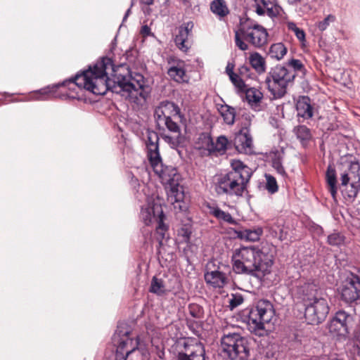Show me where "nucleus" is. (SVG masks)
<instances>
[{"label": "nucleus", "mask_w": 360, "mask_h": 360, "mask_svg": "<svg viewBox=\"0 0 360 360\" xmlns=\"http://www.w3.org/2000/svg\"><path fill=\"white\" fill-rule=\"evenodd\" d=\"M124 64L116 65L110 56H103L94 65L89 66L90 76L96 82V86L101 94L104 95L110 91L115 94L127 92L131 102L142 105L150 94V87L148 80L143 75L131 71L128 68L127 73H117Z\"/></svg>", "instance_id": "f257e3e1"}, {"label": "nucleus", "mask_w": 360, "mask_h": 360, "mask_svg": "<svg viewBox=\"0 0 360 360\" xmlns=\"http://www.w3.org/2000/svg\"><path fill=\"white\" fill-rule=\"evenodd\" d=\"M231 263L235 274L258 278L259 272L272 266L274 255L266 246H241L234 250Z\"/></svg>", "instance_id": "f03ea898"}, {"label": "nucleus", "mask_w": 360, "mask_h": 360, "mask_svg": "<svg viewBox=\"0 0 360 360\" xmlns=\"http://www.w3.org/2000/svg\"><path fill=\"white\" fill-rule=\"evenodd\" d=\"M68 87L70 90H75L76 88L84 89L93 94H101L96 86V82L93 81L90 76L89 68L83 70L81 73H77L74 77L70 78L52 85H48L44 88L33 91L34 95L25 101H48L51 95L60 87Z\"/></svg>", "instance_id": "7ed1b4c3"}, {"label": "nucleus", "mask_w": 360, "mask_h": 360, "mask_svg": "<svg viewBox=\"0 0 360 360\" xmlns=\"http://www.w3.org/2000/svg\"><path fill=\"white\" fill-rule=\"evenodd\" d=\"M310 288V284L304 283L297 290L300 294L306 297L303 298L306 321L309 324L319 325L326 320L330 308L325 298L309 296L308 291Z\"/></svg>", "instance_id": "20e7f679"}, {"label": "nucleus", "mask_w": 360, "mask_h": 360, "mask_svg": "<svg viewBox=\"0 0 360 360\" xmlns=\"http://www.w3.org/2000/svg\"><path fill=\"white\" fill-rule=\"evenodd\" d=\"M295 77V73L282 65L271 68L265 79L267 89L274 99L283 98L287 93V87Z\"/></svg>", "instance_id": "39448f33"}, {"label": "nucleus", "mask_w": 360, "mask_h": 360, "mask_svg": "<svg viewBox=\"0 0 360 360\" xmlns=\"http://www.w3.org/2000/svg\"><path fill=\"white\" fill-rule=\"evenodd\" d=\"M224 353L231 360H248L250 343L246 337L238 333H224L221 339Z\"/></svg>", "instance_id": "423d86ee"}, {"label": "nucleus", "mask_w": 360, "mask_h": 360, "mask_svg": "<svg viewBox=\"0 0 360 360\" xmlns=\"http://www.w3.org/2000/svg\"><path fill=\"white\" fill-rule=\"evenodd\" d=\"M150 354L146 347L140 344L138 335L135 340H127L122 342V346H117L113 355L114 360H144L150 359Z\"/></svg>", "instance_id": "0eeeda50"}, {"label": "nucleus", "mask_w": 360, "mask_h": 360, "mask_svg": "<svg viewBox=\"0 0 360 360\" xmlns=\"http://www.w3.org/2000/svg\"><path fill=\"white\" fill-rule=\"evenodd\" d=\"M247 184L245 181H241L232 174L226 173L218 176L214 190L219 195L242 197L247 189Z\"/></svg>", "instance_id": "6e6552de"}, {"label": "nucleus", "mask_w": 360, "mask_h": 360, "mask_svg": "<svg viewBox=\"0 0 360 360\" xmlns=\"http://www.w3.org/2000/svg\"><path fill=\"white\" fill-rule=\"evenodd\" d=\"M340 300L347 304H356L360 300V276L349 271L338 289Z\"/></svg>", "instance_id": "1a4fd4ad"}, {"label": "nucleus", "mask_w": 360, "mask_h": 360, "mask_svg": "<svg viewBox=\"0 0 360 360\" xmlns=\"http://www.w3.org/2000/svg\"><path fill=\"white\" fill-rule=\"evenodd\" d=\"M155 174L159 177L162 184L169 188V191L176 190L179 187L181 175L177 169L172 165H166L160 160L150 162Z\"/></svg>", "instance_id": "9d476101"}, {"label": "nucleus", "mask_w": 360, "mask_h": 360, "mask_svg": "<svg viewBox=\"0 0 360 360\" xmlns=\"http://www.w3.org/2000/svg\"><path fill=\"white\" fill-rule=\"evenodd\" d=\"M354 318L352 314L344 311L339 310L328 323L329 332L340 338H347L352 327Z\"/></svg>", "instance_id": "9b49d317"}, {"label": "nucleus", "mask_w": 360, "mask_h": 360, "mask_svg": "<svg viewBox=\"0 0 360 360\" xmlns=\"http://www.w3.org/2000/svg\"><path fill=\"white\" fill-rule=\"evenodd\" d=\"M250 113L243 112L242 115L243 122L241 128L236 134L234 140V145L236 150L240 153H250L252 148V139L250 133L252 117Z\"/></svg>", "instance_id": "f8f14e48"}, {"label": "nucleus", "mask_w": 360, "mask_h": 360, "mask_svg": "<svg viewBox=\"0 0 360 360\" xmlns=\"http://www.w3.org/2000/svg\"><path fill=\"white\" fill-rule=\"evenodd\" d=\"M184 350L178 352L177 360H205L204 345L196 339H186L183 343Z\"/></svg>", "instance_id": "ddd939ff"}, {"label": "nucleus", "mask_w": 360, "mask_h": 360, "mask_svg": "<svg viewBox=\"0 0 360 360\" xmlns=\"http://www.w3.org/2000/svg\"><path fill=\"white\" fill-rule=\"evenodd\" d=\"M172 117H178L181 123L186 122L185 115L181 112L179 105L172 101H162L155 109L154 117L159 130L161 129L160 122L162 120Z\"/></svg>", "instance_id": "4468645a"}, {"label": "nucleus", "mask_w": 360, "mask_h": 360, "mask_svg": "<svg viewBox=\"0 0 360 360\" xmlns=\"http://www.w3.org/2000/svg\"><path fill=\"white\" fill-rule=\"evenodd\" d=\"M199 140L202 141L205 148L210 154L215 152L224 153L228 148L229 140L223 135L219 136L216 143H214L210 134L202 133L200 134Z\"/></svg>", "instance_id": "2eb2a0df"}, {"label": "nucleus", "mask_w": 360, "mask_h": 360, "mask_svg": "<svg viewBox=\"0 0 360 360\" xmlns=\"http://www.w3.org/2000/svg\"><path fill=\"white\" fill-rule=\"evenodd\" d=\"M193 27L194 23L191 20L182 23L178 27V33L174 37L175 45L179 50L184 53H186L189 49V46L187 45L186 42Z\"/></svg>", "instance_id": "dca6fc26"}, {"label": "nucleus", "mask_w": 360, "mask_h": 360, "mask_svg": "<svg viewBox=\"0 0 360 360\" xmlns=\"http://www.w3.org/2000/svg\"><path fill=\"white\" fill-rule=\"evenodd\" d=\"M261 3L262 6L259 4H256L255 6V12L258 15L262 16L266 13L269 18H274L283 12V9L276 0H261Z\"/></svg>", "instance_id": "f3484780"}, {"label": "nucleus", "mask_w": 360, "mask_h": 360, "mask_svg": "<svg viewBox=\"0 0 360 360\" xmlns=\"http://www.w3.org/2000/svg\"><path fill=\"white\" fill-rule=\"evenodd\" d=\"M268 36L266 29L261 25L260 27L243 36V38L255 48L260 49L267 44Z\"/></svg>", "instance_id": "a211bd4d"}, {"label": "nucleus", "mask_w": 360, "mask_h": 360, "mask_svg": "<svg viewBox=\"0 0 360 360\" xmlns=\"http://www.w3.org/2000/svg\"><path fill=\"white\" fill-rule=\"evenodd\" d=\"M159 135L153 130L147 131V143L148 157L149 162L160 160L161 155L159 149Z\"/></svg>", "instance_id": "6ab92c4d"}, {"label": "nucleus", "mask_w": 360, "mask_h": 360, "mask_svg": "<svg viewBox=\"0 0 360 360\" xmlns=\"http://www.w3.org/2000/svg\"><path fill=\"white\" fill-rule=\"evenodd\" d=\"M297 116L303 120L311 119L314 115V106L311 100L308 96H300L296 102Z\"/></svg>", "instance_id": "aec40b11"}, {"label": "nucleus", "mask_w": 360, "mask_h": 360, "mask_svg": "<svg viewBox=\"0 0 360 360\" xmlns=\"http://www.w3.org/2000/svg\"><path fill=\"white\" fill-rule=\"evenodd\" d=\"M232 170L228 172L229 174H232L241 181H245V183H248L252 175V169L245 165L242 161L233 160L231 164Z\"/></svg>", "instance_id": "412c9836"}, {"label": "nucleus", "mask_w": 360, "mask_h": 360, "mask_svg": "<svg viewBox=\"0 0 360 360\" xmlns=\"http://www.w3.org/2000/svg\"><path fill=\"white\" fill-rule=\"evenodd\" d=\"M255 307V311H257L259 317L262 319V321H263L264 323H268L271 321L275 311L273 304L270 301L267 300H260L257 302Z\"/></svg>", "instance_id": "4be33fe9"}, {"label": "nucleus", "mask_w": 360, "mask_h": 360, "mask_svg": "<svg viewBox=\"0 0 360 360\" xmlns=\"http://www.w3.org/2000/svg\"><path fill=\"white\" fill-rule=\"evenodd\" d=\"M130 334V327L127 323H119L112 337L114 345L117 347V346H122L123 342H127V340H135V338H131Z\"/></svg>", "instance_id": "5701e85b"}, {"label": "nucleus", "mask_w": 360, "mask_h": 360, "mask_svg": "<svg viewBox=\"0 0 360 360\" xmlns=\"http://www.w3.org/2000/svg\"><path fill=\"white\" fill-rule=\"evenodd\" d=\"M205 280L207 283L211 285L214 288H224L227 283V278L226 274L219 270L207 271L205 275Z\"/></svg>", "instance_id": "b1692460"}, {"label": "nucleus", "mask_w": 360, "mask_h": 360, "mask_svg": "<svg viewBox=\"0 0 360 360\" xmlns=\"http://www.w3.org/2000/svg\"><path fill=\"white\" fill-rule=\"evenodd\" d=\"M360 191V176H359L358 180L356 181H353L350 183L347 186H344L341 189V193L342 194L345 200L352 203L353 202L359 192Z\"/></svg>", "instance_id": "393cba45"}, {"label": "nucleus", "mask_w": 360, "mask_h": 360, "mask_svg": "<svg viewBox=\"0 0 360 360\" xmlns=\"http://www.w3.org/2000/svg\"><path fill=\"white\" fill-rule=\"evenodd\" d=\"M210 214L214 216L217 219L227 222L229 224L236 225V220L231 215L230 213L226 212L221 210L217 205H207Z\"/></svg>", "instance_id": "a878e982"}, {"label": "nucleus", "mask_w": 360, "mask_h": 360, "mask_svg": "<svg viewBox=\"0 0 360 360\" xmlns=\"http://www.w3.org/2000/svg\"><path fill=\"white\" fill-rule=\"evenodd\" d=\"M326 181L328 186V191L333 200L336 199L338 193V181L335 169L329 165L326 172Z\"/></svg>", "instance_id": "bb28decb"}, {"label": "nucleus", "mask_w": 360, "mask_h": 360, "mask_svg": "<svg viewBox=\"0 0 360 360\" xmlns=\"http://www.w3.org/2000/svg\"><path fill=\"white\" fill-rule=\"evenodd\" d=\"M238 238L246 240L255 242L259 240L263 233L262 227L257 226L253 229H245L244 231H235Z\"/></svg>", "instance_id": "cd10ccee"}, {"label": "nucleus", "mask_w": 360, "mask_h": 360, "mask_svg": "<svg viewBox=\"0 0 360 360\" xmlns=\"http://www.w3.org/2000/svg\"><path fill=\"white\" fill-rule=\"evenodd\" d=\"M170 197L171 198H174V201L172 204L174 205V208L176 210H179V212H185L187 210V204L184 201V193L182 188H177L176 190L170 191Z\"/></svg>", "instance_id": "c85d7f7f"}, {"label": "nucleus", "mask_w": 360, "mask_h": 360, "mask_svg": "<svg viewBox=\"0 0 360 360\" xmlns=\"http://www.w3.org/2000/svg\"><path fill=\"white\" fill-rule=\"evenodd\" d=\"M340 163L348 167L353 174H358L360 170V163L356 157L347 154L340 157Z\"/></svg>", "instance_id": "c756f323"}, {"label": "nucleus", "mask_w": 360, "mask_h": 360, "mask_svg": "<svg viewBox=\"0 0 360 360\" xmlns=\"http://www.w3.org/2000/svg\"><path fill=\"white\" fill-rule=\"evenodd\" d=\"M211 11L217 15L219 19L226 16L229 10L224 0H214L210 3Z\"/></svg>", "instance_id": "7c9ffc66"}, {"label": "nucleus", "mask_w": 360, "mask_h": 360, "mask_svg": "<svg viewBox=\"0 0 360 360\" xmlns=\"http://www.w3.org/2000/svg\"><path fill=\"white\" fill-rule=\"evenodd\" d=\"M149 292L158 296H163L167 294L168 290L165 285L164 281L154 276L150 281Z\"/></svg>", "instance_id": "2f4dec72"}, {"label": "nucleus", "mask_w": 360, "mask_h": 360, "mask_svg": "<svg viewBox=\"0 0 360 360\" xmlns=\"http://www.w3.org/2000/svg\"><path fill=\"white\" fill-rule=\"evenodd\" d=\"M260 26L261 25L258 24L257 22L249 18H240V27L238 31L240 32V35L243 37L252 32V30H255L256 28L260 27Z\"/></svg>", "instance_id": "473e14b6"}, {"label": "nucleus", "mask_w": 360, "mask_h": 360, "mask_svg": "<svg viewBox=\"0 0 360 360\" xmlns=\"http://www.w3.org/2000/svg\"><path fill=\"white\" fill-rule=\"evenodd\" d=\"M293 132L302 145L308 143L312 138L310 129L305 125L295 127L293 129Z\"/></svg>", "instance_id": "72a5a7b5"}, {"label": "nucleus", "mask_w": 360, "mask_h": 360, "mask_svg": "<svg viewBox=\"0 0 360 360\" xmlns=\"http://www.w3.org/2000/svg\"><path fill=\"white\" fill-rule=\"evenodd\" d=\"M219 111L222 116L224 121L229 125L233 124L236 118V109L229 105H221Z\"/></svg>", "instance_id": "f704fd0d"}, {"label": "nucleus", "mask_w": 360, "mask_h": 360, "mask_svg": "<svg viewBox=\"0 0 360 360\" xmlns=\"http://www.w3.org/2000/svg\"><path fill=\"white\" fill-rule=\"evenodd\" d=\"M249 60L251 67L254 68L257 72L261 74L265 72V61L259 53L255 52L250 54Z\"/></svg>", "instance_id": "c9c22d12"}, {"label": "nucleus", "mask_w": 360, "mask_h": 360, "mask_svg": "<svg viewBox=\"0 0 360 360\" xmlns=\"http://www.w3.org/2000/svg\"><path fill=\"white\" fill-rule=\"evenodd\" d=\"M287 53V49L283 43H276L271 46L269 55L272 58L279 60L283 58Z\"/></svg>", "instance_id": "e433bc0d"}, {"label": "nucleus", "mask_w": 360, "mask_h": 360, "mask_svg": "<svg viewBox=\"0 0 360 360\" xmlns=\"http://www.w3.org/2000/svg\"><path fill=\"white\" fill-rule=\"evenodd\" d=\"M245 97L249 103H258L261 101L263 97L262 93L256 88L250 87L247 89L245 87Z\"/></svg>", "instance_id": "4c0bfd02"}, {"label": "nucleus", "mask_w": 360, "mask_h": 360, "mask_svg": "<svg viewBox=\"0 0 360 360\" xmlns=\"http://www.w3.org/2000/svg\"><path fill=\"white\" fill-rule=\"evenodd\" d=\"M178 117H167L162 120L160 122H162L165 128L171 133L180 134L181 127L176 120Z\"/></svg>", "instance_id": "58836bf2"}, {"label": "nucleus", "mask_w": 360, "mask_h": 360, "mask_svg": "<svg viewBox=\"0 0 360 360\" xmlns=\"http://www.w3.org/2000/svg\"><path fill=\"white\" fill-rule=\"evenodd\" d=\"M167 74L175 82H181L184 81L186 71L183 68L172 66L168 69Z\"/></svg>", "instance_id": "ea45409f"}, {"label": "nucleus", "mask_w": 360, "mask_h": 360, "mask_svg": "<svg viewBox=\"0 0 360 360\" xmlns=\"http://www.w3.org/2000/svg\"><path fill=\"white\" fill-rule=\"evenodd\" d=\"M345 236L338 231H334L328 236L327 243L331 246L340 247L345 243Z\"/></svg>", "instance_id": "a19ab883"}, {"label": "nucleus", "mask_w": 360, "mask_h": 360, "mask_svg": "<svg viewBox=\"0 0 360 360\" xmlns=\"http://www.w3.org/2000/svg\"><path fill=\"white\" fill-rule=\"evenodd\" d=\"M160 136L172 149L177 148L181 145L183 140L181 133L180 134H176L175 136L161 134Z\"/></svg>", "instance_id": "79ce46f5"}, {"label": "nucleus", "mask_w": 360, "mask_h": 360, "mask_svg": "<svg viewBox=\"0 0 360 360\" xmlns=\"http://www.w3.org/2000/svg\"><path fill=\"white\" fill-rule=\"evenodd\" d=\"M177 236L181 238V242L189 243L192 233V226L189 224H183L177 229Z\"/></svg>", "instance_id": "37998d69"}, {"label": "nucleus", "mask_w": 360, "mask_h": 360, "mask_svg": "<svg viewBox=\"0 0 360 360\" xmlns=\"http://www.w3.org/2000/svg\"><path fill=\"white\" fill-rule=\"evenodd\" d=\"M248 323L255 325V329H263L264 328V323L262 321V319L259 317L257 311H255V307H252L248 314Z\"/></svg>", "instance_id": "c03bdc74"}, {"label": "nucleus", "mask_w": 360, "mask_h": 360, "mask_svg": "<svg viewBox=\"0 0 360 360\" xmlns=\"http://www.w3.org/2000/svg\"><path fill=\"white\" fill-rule=\"evenodd\" d=\"M264 176L266 181L265 188L271 194L276 193L278 190V186L276 178L269 174H265Z\"/></svg>", "instance_id": "a18cd8bd"}, {"label": "nucleus", "mask_w": 360, "mask_h": 360, "mask_svg": "<svg viewBox=\"0 0 360 360\" xmlns=\"http://www.w3.org/2000/svg\"><path fill=\"white\" fill-rule=\"evenodd\" d=\"M165 215L162 210L159 213L158 220V226L156 227V232L162 238H165V232L167 230V226L164 223Z\"/></svg>", "instance_id": "49530a36"}, {"label": "nucleus", "mask_w": 360, "mask_h": 360, "mask_svg": "<svg viewBox=\"0 0 360 360\" xmlns=\"http://www.w3.org/2000/svg\"><path fill=\"white\" fill-rule=\"evenodd\" d=\"M153 212L154 208H141L140 217L146 225L148 226L152 222L153 219L155 218Z\"/></svg>", "instance_id": "de8ad7c7"}, {"label": "nucleus", "mask_w": 360, "mask_h": 360, "mask_svg": "<svg viewBox=\"0 0 360 360\" xmlns=\"http://www.w3.org/2000/svg\"><path fill=\"white\" fill-rule=\"evenodd\" d=\"M272 167L276 169L278 174L282 176L286 175L285 170L283 166L282 158L280 155H275L271 161Z\"/></svg>", "instance_id": "09e8293b"}, {"label": "nucleus", "mask_w": 360, "mask_h": 360, "mask_svg": "<svg viewBox=\"0 0 360 360\" xmlns=\"http://www.w3.org/2000/svg\"><path fill=\"white\" fill-rule=\"evenodd\" d=\"M229 79L236 88L240 92L245 91L246 84L244 80L237 74L229 77Z\"/></svg>", "instance_id": "8fccbe9b"}, {"label": "nucleus", "mask_w": 360, "mask_h": 360, "mask_svg": "<svg viewBox=\"0 0 360 360\" xmlns=\"http://www.w3.org/2000/svg\"><path fill=\"white\" fill-rule=\"evenodd\" d=\"M190 315L195 319H200L203 315V309L197 304H190L188 305Z\"/></svg>", "instance_id": "3c124183"}, {"label": "nucleus", "mask_w": 360, "mask_h": 360, "mask_svg": "<svg viewBox=\"0 0 360 360\" xmlns=\"http://www.w3.org/2000/svg\"><path fill=\"white\" fill-rule=\"evenodd\" d=\"M244 301L243 296L240 293L231 294V298L229 300V308L233 310L239 305H240Z\"/></svg>", "instance_id": "603ef678"}, {"label": "nucleus", "mask_w": 360, "mask_h": 360, "mask_svg": "<svg viewBox=\"0 0 360 360\" xmlns=\"http://www.w3.org/2000/svg\"><path fill=\"white\" fill-rule=\"evenodd\" d=\"M288 29L293 31L296 37L301 41L305 40V32L304 31L298 27L295 22H289L288 23Z\"/></svg>", "instance_id": "864d4df0"}, {"label": "nucleus", "mask_w": 360, "mask_h": 360, "mask_svg": "<svg viewBox=\"0 0 360 360\" xmlns=\"http://www.w3.org/2000/svg\"><path fill=\"white\" fill-rule=\"evenodd\" d=\"M244 39L240 35L239 31L235 32V44L236 46L241 51H247L248 49V45L244 41Z\"/></svg>", "instance_id": "5fc2aeb1"}, {"label": "nucleus", "mask_w": 360, "mask_h": 360, "mask_svg": "<svg viewBox=\"0 0 360 360\" xmlns=\"http://www.w3.org/2000/svg\"><path fill=\"white\" fill-rule=\"evenodd\" d=\"M335 20V17L333 15H328L326 16L323 20L319 21L317 24L318 29L323 32L326 30L330 25V22H334Z\"/></svg>", "instance_id": "6e6d98bb"}, {"label": "nucleus", "mask_w": 360, "mask_h": 360, "mask_svg": "<svg viewBox=\"0 0 360 360\" xmlns=\"http://www.w3.org/2000/svg\"><path fill=\"white\" fill-rule=\"evenodd\" d=\"M288 65L293 68L295 73L296 71H304L305 68L302 62L298 59L292 58L288 63Z\"/></svg>", "instance_id": "4d7b16f0"}, {"label": "nucleus", "mask_w": 360, "mask_h": 360, "mask_svg": "<svg viewBox=\"0 0 360 360\" xmlns=\"http://www.w3.org/2000/svg\"><path fill=\"white\" fill-rule=\"evenodd\" d=\"M251 68L247 65H243L238 68L239 75L242 77H250Z\"/></svg>", "instance_id": "13d9d810"}, {"label": "nucleus", "mask_w": 360, "mask_h": 360, "mask_svg": "<svg viewBox=\"0 0 360 360\" xmlns=\"http://www.w3.org/2000/svg\"><path fill=\"white\" fill-rule=\"evenodd\" d=\"M310 229L314 234H316L319 236H322L324 233L322 226L314 222L311 224Z\"/></svg>", "instance_id": "bf43d9fd"}, {"label": "nucleus", "mask_w": 360, "mask_h": 360, "mask_svg": "<svg viewBox=\"0 0 360 360\" xmlns=\"http://www.w3.org/2000/svg\"><path fill=\"white\" fill-rule=\"evenodd\" d=\"M349 180H350V178L347 172H345L342 174H341V176H340L341 184L340 185L342 187L347 186V185L349 184Z\"/></svg>", "instance_id": "052dcab7"}, {"label": "nucleus", "mask_w": 360, "mask_h": 360, "mask_svg": "<svg viewBox=\"0 0 360 360\" xmlns=\"http://www.w3.org/2000/svg\"><path fill=\"white\" fill-rule=\"evenodd\" d=\"M234 66L235 65H234L233 63H228V64H227V65L226 67V73L229 75V77L236 74L233 72Z\"/></svg>", "instance_id": "680f3d73"}, {"label": "nucleus", "mask_w": 360, "mask_h": 360, "mask_svg": "<svg viewBox=\"0 0 360 360\" xmlns=\"http://www.w3.org/2000/svg\"><path fill=\"white\" fill-rule=\"evenodd\" d=\"M141 33L145 36H150L151 34L150 27L147 25H143L141 27Z\"/></svg>", "instance_id": "e2e57ef3"}, {"label": "nucleus", "mask_w": 360, "mask_h": 360, "mask_svg": "<svg viewBox=\"0 0 360 360\" xmlns=\"http://www.w3.org/2000/svg\"><path fill=\"white\" fill-rule=\"evenodd\" d=\"M133 4H134V3H133V1H131V6H130V8H129L127 10V11H126V13H125V14H124V17H123L122 22H124L127 20V18H128V16L130 15V13H131V8L133 6Z\"/></svg>", "instance_id": "0e129e2a"}, {"label": "nucleus", "mask_w": 360, "mask_h": 360, "mask_svg": "<svg viewBox=\"0 0 360 360\" xmlns=\"http://www.w3.org/2000/svg\"><path fill=\"white\" fill-rule=\"evenodd\" d=\"M117 45V37H115L110 43V51L112 53L113 50L115 49V46Z\"/></svg>", "instance_id": "69168bd1"}, {"label": "nucleus", "mask_w": 360, "mask_h": 360, "mask_svg": "<svg viewBox=\"0 0 360 360\" xmlns=\"http://www.w3.org/2000/svg\"><path fill=\"white\" fill-rule=\"evenodd\" d=\"M154 0H140V3L142 6H150L152 5Z\"/></svg>", "instance_id": "338daca9"}, {"label": "nucleus", "mask_w": 360, "mask_h": 360, "mask_svg": "<svg viewBox=\"0 0 360 360\" xmlns=\"http://www.w3.org/2000/svg\"><path fill=\"white\" fill-rule=\"evenodd\" d=\"M148 6H142V11L145 15H149L151 9L147 7Z\"/></svg>", "instance_id": "774afa93"}]
</instances>
